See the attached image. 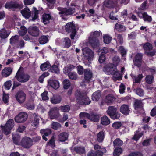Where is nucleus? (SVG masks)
Here are the masks:
<instances>
[{
	"label": "nucleus",
	"mask_w": 156,
	"mask_h": 156,
	"mask_svg": "<svg viewBox=\"0 0 156 156\" xmlns=\"http://www.w3.org/2000/svg\"><path fill=\"white\" fill-rule=\"evenodd\" d=\"M75 96L76 102L79 105H87L91 102L89 97L80 90H76L75 93Z\"/></svg>",
	"instance_id": "obj_1"
},
{
	"label": "nucleus",
	"mask_w": 156,
	"mask_h": 156,
	"mask_svg": "<svg viewBox=\"0 0 156 156\" xmlns=\"http://www.w3.org/2000/svg\"><path fill=\"white\" fill-rule=\"evenodd\" d=\"M100 35V32L97 31L94 32L93 34L89 38V43L93 49H98L100 45L98 37Z\"/></svg>",
	"instance_id": "obj_2"
},
{
	"label": "nucleus",
	"mask_w": 156,
	"mask_h": 156,
	"mask_svg": "<svg viewBox=\"0 0 156 156\" xmlns=\"http://www.w3.org/2000/svg\"><path fill=\"white\" fill-rule=\"evenodd\" d=\"M103 71L106 74L117 76L119 74L117 67L112 63L107 64L103 68Z\"/></svg>",
	"instance_id": "obj_3"
},
{
	"label": "nucleus",
	"mask_w": 156,
	"mask_h": 156,
	"mask_svg": "<svg viewBox=\"0 0 156 156\" xmlns=\"http://www.w3.org/2000/svg\"><path fill=\"white\" fill-rule=\"evenodd\" d=\"M141 45L145 51V53L147 56L153 57L155 55L156 50L153 49V46L152 44L148 42L142 44Z\"/></svg>",
	"instance_id": "obj_4"
},
{
	"label": "nucleus",
	"mask_w": 156,
	"mask_h": 156,
	"mask_svg": "<svg viewBox=\"0 0 156 156\" xmlns=\"http://www.w3.org/2000/svg\"><path fill=\"white\" fill-rule=\"evenodd\" d=\"M14 125V121L13 119H9L8 120L4 126L1 125L0 127L2 132L6 135L10 133Z\"/></svg>",
	"instance_id": "obj_5"
},
{
	"label": "nucleus",
	"mask_w": 156,
	"mask_h": 156,
	"mask_svg": "<svg viewBox=\"0 0 156 156\" xmlns=\"http://www.w3.org/2000/svg\"><path fill=\"white\" fill-rule=\"evenodd\" d=\"M117 108L114 106H110L106 111L107 114L113 119H119L120 115L117 112Z\"/></svg>",
	"instance_id": "obj_6"
},
{
	"label": "nucleus",
	"mask_w": 156,
	"mask_h": 156,
	"mask_svg": "<svg viewBox=\"0 0 156 156\" xmlns=\"http://www.w3.org/2000/svg\"><path fill=\"white\" fill-rule=\"evenodd\" d=\"M65 30L66 32L70 33L71 39H74L76 33L75 24L71 23H68L65 26Z\"/></svg>",
	"instance_id": "obj_7"
},
{
	"label": "nucleus",
	"mask_w": 156,
	"mask_h": 156,
	"mask_svg": "<svg viewBox=\"0 0 156 156\" xmlns=\"http://www.w3.org/2000/svg\"><path fill=\"white\" fill-rule=\"evenodd\" d=\"M15 77L19 82L24 83L27 81L30 77L28 75L25 74L19 69L16 73Z\"/></svg>",
	"instance_id": "obj_8"
},
{
	"label": "nucleus",
	"mask_w": 156,
	"mask_h": 156,
	"mask_svg": "<svg viewBox=\"0 0 156 156\" xmlns=\"http://www.w3.org/2000/svg\"><path fill=\"white\" fill-rule=\"evenodd\" d=\"M58 9L59 11V15H62L64 16L71 15L74 14L75 12V8L69 7L66 8L58 7Z\"/></svg>",
	"instance_id": "obj_9"
},
{
	"label": "nucleus",
	"mask_w": 156,
	"mask_h": 156,
	"mask_svg": "<svg viewBox=\"0 0 156 156\" xmlns=\"http://www.w3.org/2000/svg\"><path fill=\"white\" fill-rule=\"evenodd\" d=\"M20 145L24 148L29 149L33 145V140L30 137L25 136L22 139Z\"/></svg>",
	"instance_id": "obj_10"
},
{
	"label": "nucleus",
	"mask_w": 156,
	"mask_h": 156,
	"mask_svg": "<svg viewBox=\"0 0 156 156\" xmlns=\"http://www.w3.org/2000/svg\"><path fill=\"white\" fill-rule=\"evenodd\" d=\"M28 117L27 114L24 112H21L15 117V122L17 123H23L25 122Z\"/></svg>",
	"instance_id": "obj_11"
},
{
	"label": "nucleus",
	"mask_w": 156,
	"mask_h": 156,
	"mask_svg": "<svg viewBox=\"0 0 156 156\" xmlns=\"http://www.w3.org/2000/svg\"><path fill=\"white\" fill-rule=\"evenodd\" d=\"M48 114L50 118L51 119L59 118L60 115L57 107L51 108L48 112Z\"/></svg>",
	"instance_id": "obj_12"
},
{
	"label": "nucleus",
	"mask_w": 156,
	"mask_h": 156,
	"mask_svg": "<svg viewBox=\"0 0 156 156\" xmlns=\"http://www.w3.org/2000/svg\"><path fill=\"white\" fill-rule=\"evenodd\" d=\"M26 94L22 90H19L15 95V98L17 101L20 104L23 103L25 101Z\"/></svg>",
	"instance_id": "obj_13"
},
{
	"label": "nucleus",
	"mask_w": 156,
	"mask_h": 156,
	"mask_svg": "<svg viewBox=\"0 0 156 156\" xmlns=\"http://www.w3.org/2000/svg\"><path fill=\"white\" fill-rule=\"evenodd\" d=\"M39 30L36 26H30L28 29V32L33 37H37L39 34Z\"/></svg>",
	"instance_id": "obj_14"
},
{
	"label": "nucleus",
	"mask_w": 156,
	"mask_h": 156,
	"mask_svg": "<svg viewBox=\"0 0 156 156\" xmlns=\"http://www.w3.org/2000/svg\"><path fill=\"white\" fill-rule=\"evenodd\" d=\"M83 53L88 60L93 58L94 56L93 51L88 48H85L82 49Z\"/></svg>",
	"instance_id": "obj_15"
},
{
	"label": "nucleus",
	"mask_w": 156,
	"mask_h": 156,
	"mask_svg": "<svg viewBox=\"0 0 156 156\" xmlns=\"http://www.w3.org/2000/svg\"><path fill=\"white\" fill-rule=\"evenodd\" d=\"M143 57V54L140 53H137L135 56L134 61V64L138 68L141 66Z\"/></svg>",
	"instance_id": "obj_16"
},
{
	"label": "nucleus",
	"mask_w": 156,
	"mask_h": 156,
	"mask_svg": "<svg viewBox=\"0 0 156 156\" xmlns=\"http://www.w3.org/2000/svg\"><path fill=\"white\" fill-rule=\"evenodd\" d=\"M117 1L118 0H105L103 5L108 8H113L117 4Z\"/></svg>",
	"instance_id": "obj_17"
},
{
	"label": "nucleus",
	"mask_w": 156,
	"mask_h": 156,
	"mask_svg": "<svg viewBox=\"0 0 156 156\" xmlns=\"http://www.w3.org/2000/svg\"><path fill=\"white\" fill-rule=\"evenodd\" d=\"M40 133L42 136L43 139L45 141H47L48 139L46 136H48L50 135L52 133V131L50 129H43L40 130Z\"/></svg>",
	"instance_id": "obj_18"
},
{
	"label": "nucleus",
	"mask_w": 156,
	"mask_h": 156,
	"mask_svg": "<svg viewBox=\"0 0 156 156\" xmlns=\"http://www.w3.org/2000/svg\"><path fill=\"white\" fill-rule=\"evenodd\" d=\"M130 108L129 105L126 104H123L120 108V111L123 114L125 115H129L131 112Z\"/></svg>",
	"instance_id": "obj_19"
},
{
	"label": "nucleus",
	"mask_w": 156,
	"mask_h": 156,
	"mask_svg": "<svg viewBox=\"0 0 156 156\" xmlns=\"http://www.w3.org/2000/svg\"><path fill=\"white\" fill-rule=\"evenodd\" d=\"M93 76L92 71L89 69H84V77L85 80L90 81Z\"/></svg>",
	"instance_id": "obj_20"
},
{
	"label": "nucleus",
	"mask_w": 156,
	"mask_h": 156,
	"mask_svg": "<svg viewBox=\"0 0 156 156\" xmlns=\"http://www.w3.org/2000/svg\"><path fill=\"white\" fill-rule=\"evenodd\" d=\"M12 72V69L11 67H5L2 70L1 74L3 77H7L11 74Z\"/></svg>",
	"instance_id": "obj_21"
},
{
	"label": "nucleus",
	"mask_w": 156,
	"mask_h": 156,
	"mask_svg": "<svg viewBox=\"0 0 156 156\" xmlns=\"http://www.w3.org/2000/svg\"><path fill=\"white\" fill-rule=\"evenodd\" d=\"M69 134L66 132H62L60 133L58 136V140L61 142H64L67 140Z\"/></svg>",
	"instance_id": "obj_22"
},
{
	"label": "nucleus",
	"mask_w": 156,
	"mask_h": 156,
	"mask_svg": "<svg viewBox=\"0 0 156 156\" xmlns=\"http://www.w3.org/2000/svg\"><path fill=\"white\" fill-rule=\"evenodd\" d=\"M21 13L23 17L27 19H29L31 16V11L27 7L21 10Z\"/></svg>",
	"instance_id": "obj_23"
},
{
	"label": "nucleus",
	"mask_w": 156,
	"mask_h": 156,
	"mask_svg": "<svg viewBox=\"0 0 156 156\" xmlns=\"http://www.w3.org/2000/svg\"><path fill=\"white\" fill-rule=\"evenodd\" d=\"M48 83L49 86L55 89H58L60 87L59 81L56 80H50Z\"/></svg>",
	"instance_id": "obj_24"
},
{
	"label": "nucleus",
	"mask_w": 156,
	"mask_h": 156,
	"mask_svg": "<svg viewBox=\"0 0 156 156\" xmlns=\"http://www.w3.org/2000/svg\"><path fill=\"white\" fill-rule=\"evenodd\" d=\"M115 97L111 94L107 95L105 99V102L108 105H110L113 103L115 100Z\"/></svg>",
	"instance_id": "obj_25"
},
{
	"label": "nucleus",
	"mask_w": 156,
	"mask_h": 156,
	"mask_svg": "<svg viewBox=\"0 0 156 156\" xmlns=\"http://www.w3.org/2000/svg\"><path fill=\"white\" fill-rule=\"evenodd\" d=\"M43 22L45 24L49 23L50 20L51 19V16L50 14L44 13L42 16Z\"/></svg>",
	"instance_id": "obj_26"
},
{
	"label": "nucleus",
	"mask_w": 156,
	"mask_h": 156,
	"mask_svg": "<svg viewBox=\"0 0 156 156\" xmlns=\"http://www.w3.org/2000/svg\"><path fill=\"white\" fill-rule=\"evenodd\" d=\"M10 31L8 30V31L4 28L0 30V37L2 39H5L10 34Z\"/></svg>",
	"instance_id": "obj_27"
},
{
	"label": "nucleus",
	"mask_w": 156,
	"mask_h": 156,
	"mask_svg": "<svg viewBox=\"0 0 156 156\" xmlns=\"http://www.w3.org/2000/svg\"><path fill=\"white\" fill-rule=\"evenodd\" d=\"M62 98L60 95L53 96L50 98L51 102V103L55 104L60 103L61 101Z\"/></svg>",
	"instance_id": "obj_28"
},
{
	"label": "nucleus",
	"mask_w": 156,
	"mask_h": 156,
	"mask_svg": "<svg viewBox=\"0 0 156 156\" xmlns=\"http://www.w3.org/2000/svg\"><path fill=\"white\" fill-rule=\"evenodd\" d=\"M101 124L103 126H107L110 123L109 118L106 116L104 115L101 118Z\"/></svg>",
	"instance_id": "obj_29"
},
{
	"label": "nucleus",
	"mask_w": 156,
	"mask_h": 156,
	"mask_svg": "<svg viewBox=\"0 0 156 156\" xmlns=\"http://www.w3.org/2000/svg\"><path fill=\"white\" fill-rule=\"evenodd\" d=\"M101 95V92L100 90H98L93 93L92 96V99L93 101H98Z\"/></svg>",
	"instance_id": "obj_30"
},
{
	"label": "nucleus",
	"mask_w": 156,
	"mask_h": 156,
	"mask_svg": "<svg viewBox=\"0 0 156 156\" xmlns=\"http://www.w3.org/2000/svg\"><path fill=\"white\" fill-rule=\"evenodd\" d=\"M115 28L116 30L119 32H124L126 30V27L120 23H116L115 25Z\"/></svg>",
	"instance_id": "obj_31"
},
{
	"label": "nucleus",
	"mask_w": 156,
	"mask_h": 156,
	"mask_svg": "<svg viewBox=\"0 0 156 156\" xmlns=\"http://www.w3.org/2000/svg\"><path fill=\"white\" fill-rule=\"evenodd\" d=\"M134 106L135 110L141 109L143 108V104L141 100L136 99L134 101Z\"/></svg>",
	"instance_id": "obj_32"
},
{
	"label": "nucleus",
	"mask_w": 156,
	"mask_h": 156,
	"mask_svg": "<svg viewBox=\"0 0 156 156\" xmlns=\"http://www.w3.org/2000/svg\"><path fill=\"white\" fill-rule=\"evenodd\" d=\"M89 119L94 122H98L100 119V117L99 115L94 113H91Z\"/></svg>",
	"instance_id": "obj_33"
},
{
	"label": "nucleus",
	"mask_w": 156,
	"mask_h": 156,
	"mask_svg": "<svg viewBox=\"0 0 156 156\" xmlns=\"http://www.w3.org/2000/svg\"><path fill=\"white\" fill-rule=\"evenodd\" d=\"M48 40V38L47 36L42 35L39 37L38 41L40 44L43 45L47 43Z\"/></svg>",
	"instance_id": "obj_34"
},
{
	"label": "nucleus",
	"mask_w": 156,
	"mask_h": 156,
	"mask_svg": "<svg viewBox=\"0 0 156 156\" xmlns=\"http://www.w3.org/2000/svg\"><path fill=\"white\" fill-rule=\"evenodd\" d=\"M105 136L104 131L102 130L100 131L97 135L98 141L99 143L102 142L104 139Z\"/></svg>",
	"instance_id": "obj_35"
},
{
	"label": "nucleus",
	"mask_w": 156,
	"mask_h": 156,
	"mask_svg": "<svg viewBox=\"0 0 156 156\" xmlns=\"http://www.w3.org/2000/svg\"><path fill=\"white\" fill-rule=\"evenodd\" d=\"M123 141L119 138L116 139L113 142V145L115 148H120L123 144Z\"/></svg>",
	"instance_id": "obj_36"
},
{
	"label": "nucleus",
	"mask_w": 156,
	"mask_h": 156,
	"mask_svg": "<svg viewBox=\"0 0 156 156\" xmlns=\"http://www.w3.org/2000/svg\"><path fill=\"white\" fill-rule=\"evenodd\" d=\"M74 68L75 66L73 65L70 64L63 69V72L66 74H69V73L72 72L71 71Z\"/></svg>",
	"instance_id": "obj_37"
},
{
	"label": "nucleus",
	"mask_w": 156,
	"mask_h": 156,
	"mask_svg": "<svg viewBox=\"0 0 156 156\" xmlns=\"http://www.w3.org/2000/svg\"><path fill=\"white\" fill-rule=\"evenodd\" d=\"M154 77L153 74L147 75L145 77L146 82L148 84H152L154 81Z\"/></svg>",
	"instance_id": "obj_38"
},
{
	"label": "nucleus",
	"mask_w": 156,
	"mask_h": 156,
	"mask_svg": "<svg viewBox=\"0 0 156 156\" xmlns=\"http://www.w3.org/2000/svg\"><path fill=\"white\" fill-rule=\"evenodd\" d=\"M74 151L77 154H81L85 152V149L84 147H76L74 148Z\"/></svg>",
	"instance_id": "obj_39"
},
{
	"label": "nucleus",
	"mask_w": 156,
	"mask_h": 156,
	"mask_svg": "<svg viewBox=\"0 0 156 156\" xmlns=\"http://www.w3.org/2000/svg\"><path fill=\"white\" fill-rule=\"evenodd\" d=\"M63 87L64 89H68L71 85V83L69 80L65 79L62 81Z\"/></svg>",
	"instance_id": "obj_40"
},
{
	"label": "nucleus",
	"mask_w": 156,
	"mask_h": 156,
	"mask_svg": "<svg viewBox=\"0 0 156 156\" xmlns=\"http://www.w3.org/2000/svg\"><path fill=\"white\" fill-rule=\"evenodd\" d=\"M50 66L51 65L49 62H47L41 64L40 66V68L41 70L44 71L49 68Z\"/></svg>",
	"instance_id": "obj_41"
},
{
	"label": "nucleus",
	"mask_w": 156,
	"mask_h": 156,
	"mask_svg": "<svg viewBox=\"0 0 156 156\" xmlns=\"http://www.w3.org/2000/svg\"><path fill=\"white\" fill-rule=\"evenodd\" d=\"M143 135V133L141 132H139L138 131H136L134 136L132 138V139L137 141L139 139L142 137Z\"/></svg>",
	"instance_id": "obj_42"
},
{
	"label": "nucleus",
	"mask_w": 156,
	"mask_h": 156,
	"mask_svg": "<svg viewBox=\"0 0 156 156\" xmlns=\"http://www.w3.org/2000/svg\"><path fill=\"white\" fill-rule=\"evenodd\" d=\"M134 91H135L136 94L140 97H143L144 95V90L140 88H137L134 89Z\"/></svg>",
	"instance_id": "obj_43"
},
{
	"label": "nucleus",
	"mask_w": 156,
	"mask_h": 156,
	"mask_svg": "<svg viewBox=\"0 0 156 156\" xmlns=\"http://www.w3.org/2000/svg\"><path fill=\"white\" fill-rule=\"evenodd\" d=\"M55 140L54 136H52L50 139L47 142L48 145L54 148L55 146Z\"/></svg>",
	"instance_id": "obj_44"
},
{
	"label": "nucleus",
	"mask_w": 156,
	"mask_h": 156,
	"mask_svg": "<svg viewBox=\"0 0 156 156\" xmlns=\"http://www.w3.org/2000/svg\"><path fill=\"white\" fill-rule=\"evenodd\" d=\"M103 39L105 44H109L111 42L112 38L108 34H105L103 36Z\"/></svg>",
	"instance_id": "obj_45"
},
{
	"label": "nucleus",
	"mask_w": 156,
	"mask_h": 156,
	"mask_svg": "<svg viewBox=\"0 0 156 156\" xmlns=\"http://www.w3.org/2000/svg\"><path fill=\"white\" fill-rule=\"evenodd\" d=\"M98 51L99 53H101L100 55H105L108 52L109 49L107 47L99 48Z\"/></svg>",
	"instance_id": "obj_46"
},
{
	"label": "nucleus",
	"mask_w": 156,
	"mask_h": 156,
	"mask_svg": "<svg viewBox=\"0 0 156 156\" xmlns=\"http://www.w3.org/2000/svg\"><path fill=\"white\" fill-rule=\"evenodd\" d=\"M118 51L120 53L122 57H125L126 55L127 51L123 46H121L119 47Z\"/></svg>",
	"instance_id": "obj_47"
},
{
	"label": "nucleus",
	"mask_w": 156,
	"mask_h": 156,
	"mask_svg": "<svg viewBox=\"0 0 156 156\" xmlns=\"http://www.w3.org/2000/svg\"><path fill=\"white\" fill-rule=\"evenodd\" d=\"M51 128L55 130H57L61 127V125L57 122H53L51 124Z\"/></svg>",
	"instance_id": "obj_48"
},
{
	"label": "nucleus",
	"mask_w": 156,
	"mask_h": 156,
	"mask_svg": "<svg viewBox=\"0 0 156 156\" xmlns=\"http://www.w3.org/2000/svg\"><path fill=\"white\" fill-rule=\"evenodd\" d=\"M19 36L18 35L12 36L10 39V42L11 44H15L19 41Z\"/></svg>",
	"instance_id": "obj_49"
},
{
	"label": "nucleus",
	"mask_w": 156,
	"mask_h": 156,
	"mask_svg": "<svg viewBox=\"0 0 156 156\" xmlns=\"http://www.w3.org/2000/svg\"><path fill=\"white\" fill-rule=\"evenodd\" d=\"M33 9L32 12L34 13V16L32 17V20L33 21H34L38 17V15L39 14V10H37V8L35 7L33 8Z\"/></svg>",
	"instance_id": "obj_50"
},
{
	"label": "nucleus",
	"mask_w": 156,
	"mask_h": 156,
	"mask_svg": "<svg viewBox=\"0 0 156 156\" xmlns=\"http://www.w3.org/2000/svg\"><path fill=\"white\" fill-rule=\"evenodd\" d=\"M144 20L145 22L151 23L152 21L151 17L148 15L147 12H145L143 17Z\"/></svg>",
	"instance_id": "obj_51"
},
{
	"label": "nucleus",
	"mask_w": 156,
	"mask_h": 156,
	"mask_svg": "<svg viewBox=\"0 0 156 156\" xmlns=\"http://www.w3.org/2000/svg\"><path fill=\"white\" fill-rule=\"evenodd\" d=\"M67 74L69 77L70 79L73 80H75L77 78V75L76 72H72L71 73H69Z\"/></svg>",
	"instance_id": "obj_52"
},
{
	"label": "nucleus",
	"mask_w": 156,
	"mask_h": 156,
	"mask_svg": "<svg viewBox=\"0 0 156 156\" xmlns=\"http://www.w3.org/2000/svg\"><path fill=\"white\" fill-rule=\"evenodd\" d=\"M90 115L88 113L86 112H81L79 114L80 119H83L86 118L89 119L90 117Z\"/></svg>",
	"instance_id": "obj_53"
},
{
	"label": "nucleus",
	"mask_w": 156,
	"mask_h": 156,
	"mask_svg": "<svg viewBox=\"0 0 156 156\" xmlns=\"http://www.w3.org/2000/svg\"><path fill=\"white\" fill-rule=\"evenodd\" d=\"M23 8V5L19 4L16 2H12V9H21Z\"/></svg>",
	"instance_id": "obj_54"
},
{
	"label": "nucleus",
	"mask_w": 156,
	"mask_h": 156,
	"mask_svg": "<svg viewBox=\"0 0 156 156\" xmlns=\"http://www.w3.org/2000/svg\"><path fill=\"white\" fill-rule=\"evenodd\" d=\"M143 77V75L139 74L138 75L137 77L135 76V83H139L140 82L141 80Z\"/></svg>",
	"instance_id": "obj_55"
},
{
	"label": "nucleus",
	"mask_w": 156,
	"mask_h": 156,
	"mask_svg": "<svg viewBox=\"0 0 156 156\" xmlns=\"http://www.w3.org/2000/svg\"><path fill=\"white\" fill-rule=\"evenodd\" d=\"M70 109V106L69 105H65L61 107L60 110L62 112H68Z\"/></svg>",
	"instance_id": "obj_56"
},
{
	"label": "nucleus",
	"mask_w": 156,
	"mask_h": 156,
	"mask_svg": "<svg viewBox=\"0 0 156 156\" xmlns=\"http://www.w3.org/2000/svg\"><path fill=\"white\" fill-rule=\"evenodd\" d=\"M122 125L121 122H116L112 124V126L114 129H118Z\"/></svg>",
	"instance_id": "obj_57"
},
{
	"label": "nucleus",
	"mask_w": 156,
	"mask_h": 156,
	"mask_svg": "<svg viewBox=\"0 0 156 156\" xmlns=\"http://www.w3.org/2000/svg\"><path fill=\"white\" fill-rule=\"evenodd\" d=\"M122 150L121 148H115L114 150V154L115 155L119 156L122 152Z\"/></svg>",
	"instance_id": "obj_58"
},
{
	"label": "nucleus",
	"mask_w": 156,
	"mask_h": 156,
	"mask_svg": "<svg viewBox=\"0 0 156 156\" xmlns=\"http://www.w3.org/2000/svg\"><path fill=\"white\" fill-rule=\"evenodd\" d=\"M12 84V82L11 80H9L6 81L5 82L4 84L5 89L7 90H9Z\"/></svg>",
	"instance_id": "obj_59"
},
{
	"label": "nucleus",
	"mask_w": 156,
	"mask_h": 156,
	"mask_svg": "<svg viewBox=\"0 0 156 156\" xmlns=\"http://www.w3.org/2000/svg\"><path fill=\"white\" fill-rule=\"evenodd\" d=\"M25 107L28 109L33 110L34 108V105L33 104L27 102L25 104Z\"/></svg>",
	"instance_id": "obj_60"
},
{
	"label": "nucleus",
	"mask_w": 156,
	"mask_h": 156,
	"mask_svg": "<svg viewBox=\"0 0 156 156\" xmlns=\"http://www.w3.org/2000/svg\"><path fill=\"white\" fill-rule=\"evenodd\" d=\"M68 118V115L67 114L64 113L63 116L62 118H59L58 119V121L61 123H63Z\"/></svg>",
	"instance_id": "obj_61"
},
{
	"label": "nucleus",
	"mask_w": 156,
	"mask_h": 156,
	"mask_svg": "<svg viewBox=\"0 0 156 156\" xmlns=\"http://www.w3.org/2000/svg\"><path fill=\"white\" fill-rule=\"evenodd\" d=\"M48 92L44 91L43 93L41 94V96L43 100L46 101L48 100L49 98L47 96Z\"/></svg>",
	"instance_id": "obj_62"
},
{
	"label": "nucleus",
	"mask_w": 156,
	"mask_h": 156,
	"mask_svg": "<svg viewBox=\"0 0 156 156\" xmlns=\"http://www.w3.org/2000/svg\"><path fill=\"white\" fill-rule=\"evenodd\" d=\"M58 66L55 65H53L50 68L49 70L52 73H57L58 70Z\"/></svg>",
	"instance_id": "obj_63"
},
{
	"label": "nucleus",
	"mask_w": 156,
	"mask_h": 156,
	"mask_svg": "<svg viewBox=\"0 0 156 156\" xmlns=\"http://www.w3.org/2000/svg\"><path fill=\"white\" fill-rule=\"evenodd\" d=\"M68 149H62L61 150V152L63 156H70L68 153Z\"/></svg>",
	"instance_id": "obj_64"
}]
</instances>
